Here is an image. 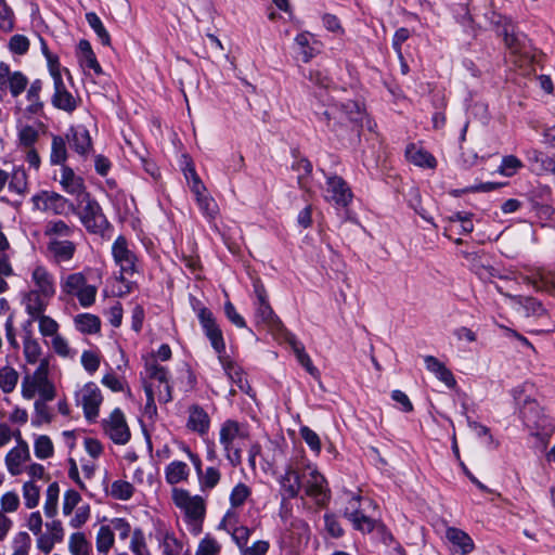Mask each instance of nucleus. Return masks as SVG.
<instances>
[{"label":"nucleus","mask_w":555,"mask_h":555,"mask_svg":"<svg viewBox=\"0 0 555 555\" xmlns=\"http://www.w3.org/2000/svg\"><path fill=\"white\" fill-rule=\"evenodd\" d=\"M279 483L284 499L296 498L301 489L320 506L325 505L331 498L326 478L317 466L310 463L306 464L304 455L289 461L285 473L279 478Z\"/></svg>","instance_id":"nucleus-1"},{"label":"nucleus","mask_w":555,"mask_h":555,"mask_svg":"<svg viewBox=\"0 0 555 555\" xmlns=\"http://www.w3.org/2000/svg\"><path fill=\"white\" fill-rule=\"evenodd\" d=\"M364 112L360 104L351 99L341 96V92L331 96V104L319 114L332 131L354 127L362 121Z\"/></svg>","instance_id":"nucleus-2"},{"label":"nucleus","mask_w":555,"mask_h":555,"mask_svg":"<svg viewBox=\"0 0 555 555\" xmlns=\"http://www.w3.org/2000/svg\"><path fill=\"white\" fill-rule=\"evenodd\" d=\"M28 291L24 293V308L49 306L56 294L54 274L42 263H36L29 269Z\"/></svg>","instance_id":"nucleus-3"},{"label":"nucleus","mask_w":555,"mask_h":555,"mask_svg":"<svg viewBox=\"0 0 555 555\" xmlns=\"http://www.w3.org/2000/svg\"><path fill=\"white\" fill-rule=\"evenodd\" d=\"M248 426L233 420L225 421L219 430V442L232 466L242 462V452L249 441Z\"/></svg>","instance_id":"nucleus-4"},{"label":"nucleus","mask_w":555,"mask_h":555,"mask_svg":"<svg viewBox=\"0 0 555 555\" xmlns=\"http://www.w3.org/2000/svg\"><path fill=\"white\" fill-rule=\"evenodd\" d=\"M50 360L43 358L36 370L26 374L21 383V395L25 400H31L36 396L43 400H53L56 397V388L49 377Z\"/></svg>","instance_id":"nucleus-5"},{"label":"nucleus","mask_w":555,"mask_h":555,"mask_svg":"<svg viewBox=\"0 0 555 555\" xmlns=\"http://www.w3.org/2000/svg\"><path fill=\"white\" fill-rule=\"evenodd\" d=\"M112 255L115 263L120 269L119 283L121 285L117 289V295L124 296L133 288V282L127 281L126 276H132L138 272V258L124 236H118L113 243Z\"/></svg>","instance_id":"nucleus-6"},{"label":"nucleus","mask_w":555,"mask_h":555,"mask_svg":"<svg viewBox=\"0 0 555 555\" xmlns=\"http://www.w3.org/2000/svg\"><path fill=\"white\" fill-rule=\"evenodd\" d=\"M144 360L146 374L144 390L147 397V406L154 404L156 385L164 386V390H158V400L164 403L169 402L171 400V387L166 369L156 363L154 356H147Z\"/></svg>","instance_id":"nucleus-7"},{"label":"nucleus","mask_w":555,"mask_h":555,"mask_svg":"<svg viewBox=\"0 0 555 555\" xmlns=\"http://www.w3.org/2000/svg\"><path fill=\"white\" fill-rule=\"evenodd\" d=\"M61 292L65 296L76 297L85 308L90 307L95 301L96 287L88 284L87 278L81 272L63 276L61 279Z\"/></svg>","instance_id":"nucleus-8"},{"label":"nucleus","mask_w":555,"mask_h":555,"mask_svg":"<svg viewBox=\"0 0 555 555\" xmlns=\"http://www.w3.org/2000/svg\"><path fill=\"white\" fill-rule=\"evenodd\" d=\"M171 498L175 505L190 521H199L206 513V502L201 495H192L188 490L173 488Z\"/></svg>","instance_id":"nucleus-9"},{"label":"nucleus","mask_w":555,"mask_h":555,"mask_svg":"<svg viewBox=\"0 0 555 555\" xmlns=\"http://www.w3.org/2000/svg\"><path fill=\"white\" fill-rule=\"evenodd\" d=\"M15 442L16 444L4 456L5 468L12 477L24 474V467L31 460L29 446L22 438L20 430H17Z\"/></svg>","instance_id":"nucleus-10"},{"label":"nucleus","mask_w":555,"mask_h":555,"mask_svg":"<svg viewBox=\"0 0 555 555\" xmlns=\"http://www.w3.org/2000/svg\"><path fill=\"white\" fill-rule=\"evenodd\" d=\"M78 204V215L83 225L91 232L100 231L106 223L105 217L102 212L100 205L86 193L80 198Z\"/></svg>","instance_id":"nucleus-11"},{"label":"nucleus","mask_w":555,"mask_h":555,"mask_svg":"<svg viewBox=\"0 0 555 555\" xmlns=\"http://www.w3.org/2000/svg\"><path fill=\"white\" fill-rule=\"evenodd\" d=\"M104 434L116 444H126L131 433L127 424L125 414L120 409H115L111 414L102 421Z\"/></svg>","instance_id":"nucleus-12"},{"label":"nucleus","mask_w":555,"mask_h":555,"mask_svg":"<svg viewBox=\"0 0 555 555\" xmlns=\"http://www.w3.org/2000/svg\"><path fill=\"white\" fill-rule=\"evenodd\" d=\"M81 502V495L69 489L64 493L62 503V513L64 516H69L75 511L74 516L69 519V526L74 529L82 527L90 518L89 505L78 506Z\"/></svg>","instance_id":"nucleus-13"},{"label":"nucleus","mask_w":555,"mask_h":555,"mask_svg":"<svg viewBox=\"0 0 555 555\" xmlns=\"http://www.w3.org/2000/svg\"><path fill=\"white\" fill-rule=\"evenodd\" d=\"M211 347L218 353L219 361L224 369L229 378L238 384L241 389H244L243 376L240 369L233 363V361L225 354V344L223 340L222 332L218 328L215 332H210L207 335Z\"/></svg>","instance_id":"nucleus-14"},{"label":"nucleus","mask_w":555,"mask_h":555,"mask_svg":"<svg viewBox=\"0 0 555 555\" xmlns=\"http://www.w3.org/2000/svg\"><path fill=\"white\" fill-rule=\"evenodd\" d=\"M76 400L78 405L82 408L87 420L93 421L98 417L103 397L100 388L94 383L85 384L77 391Z\"/></svg>","instance_id":"nucleus-15"},{"label":"nucleus","mask_w":555,"mask_h":555,"mask_svg":"<svg viewBox=\"0 0 555 555\" xmlns=\"http://www.w3.org/2000/svg\"><path fill=\"white\" fill-rule=\"evenodd\" d=\"M527 385L517 386L513 389V397L516 404L520 409V414L528 427L531 425L539 426L540 408L535 400L526 396Z\"/></svg>","instance_id":"nucleus-16"},{"label":"nucleus","mask_w":555,"mask_h":555,"mask_svg":"<svg viewBox=\"0 0 555 555\" xmlns=\"http://www.w3.org/2000/svg\"><path fill=\"white\" fill-rule=\"evenodd\" d=\"M526 274L521 275L525 283L531 285L537 291L552 292L555 289V271L543 267H524Z\"/></svg>","instance_id":"nucleus-17"},{"label":"nucleus","mask_w":555,"mask_h":555,"mask_svg":"<svg viewBox=\"0 0 555 555\" xmlns=\"http://www.w3.org/2000/svg\"><path fill=\"white\" fill-rule=\"evenodd\" d=\"M181 449L186 454L188 459L193 463L196 474L198 476L199 487L202 491L212 490L221 479V473L216 467H207L204 472L202 469V461L199 456L193 453L185 444Z\"/></svg>","instance_id":"nucleus-18"},{"label":"nucleus","mask_w":555,"mask_h":555,"mask_svg":"<svg viewBox=\"0 0 555 555\" xmlns=\"http://www.w3.org/2000/svg\"><path fill=\"white\" fill-rule=\"evenodd\" d=\"M280 455L281 450L273 442H270L267 446L266 451H262L258 443H254L250 446L248 451V463L253 470L256 469L258 464L262 467L263 470H267V468H271L275 464Z\"/></svg>","instance_id":"nucleus-19"},{"label":"nucleus","mask_w":555,"mask_h":555,"mask_svg":"<svg viewBox=\"0 0 555 555\" xmlns=\"http://www.w3.org/2000/svg\"><path fill=\"white\" fill-rule=\"evenodd\" d=\"M325 199L346 207L352 199V192L343 178L332 176L326 180Z\"/></svg>","instance_id":"nucleus-20"},{"label":"nucleus","mask_w":555,"mask_h":555,"mask_svg":"<svg viewBox=\"0 0 555 555\" xmlns=\"http://www.w3.org/2000/svg\"><path fill=\"white\" fill-rule=\"evenodd\" d=\"M49 306L25 308L30 321L38 323V331L42 337H53L59 333L60 324L56 320L46 314Z\"/></svg>","instance_id":"nucleus-21"},{"label":"nucleus","mask_w":555,"mask_h":555,"mask_svg":"<svg viewBox=\"0 0 555 555\" xmlns=\"http://www.w3.org/2000/svg\"><path fill=\"white\" fill-rule=\"evenodd\" d=\"M51 75L54 81L53 105L60 109L73 112L77 107L76 99L67 91L59 70L52 68Z\"/></svg>","instance_id":"nucleus-22"},{"label":"nucleus","mask_w":555,"mask_h":555,"mask_svg":"<svg viewBox=\"0 0 555 555\" xmlns=\"http://www.w3.org/2000/svg\"><path fill=\"white\" fill-rule=\"evenodd\" d=\"M60 184L68 194L75 195L80 198L86 194L85 183L81 177L77 176L74 170L67 166H62L60 169Z\"/></svg>","instance_id":"nucleus-23"},{"label":"nucleus","mask_w":555,"mask_h":555,"mask_svg":"<svg viewBox=\"0 0 555 555\" xmlns=\"http://www.w3.org/2000/svg\"><path fill=\"white\" fill-rule=\"evenodd\" d=\"M424 363L427 371L433 373L448 388L452 389L456 386L453 373L439 359L434 356H426L424 357Z\"/></svg>","instance_id":"nucleus-24"},{"label":"nucleus","mask_w":555,"mask_h":555,"mask_svg":"<svg viewBox=\"0 0 555 555\" xmlns=\"http://www.w3.org/2000/svg\"><path fill=\"white\" fill-rule=\"evenodd\" d=\"M195 195L197 205L202 212L209 219H214L219 209L216 201L208 194L206 186L202 181H195L194 190L192 191Z\"/></svg>","instance_id":"nucleus-25"},{"label":"nucleus","mask_w":555,"mask_h":555,"mask_svg":"<svg viewBox=\"0 0 555 555\" xmlns=\"http://www.w3.org/2000/svg\"><path fill=\"white\" fill-rule=\"evenodd\" d=\"M186 427L191 431L196 433L199 436H204L209 430L210 417L203 408L198 405H192L189 409Z\"/></svg>","instance_id":"nucleus-26"},{"label":"nucleus","mask_w":555,"mask_h":555,"mask_svg":"<svg viewBox=\"0 0 555 555\" xmlns=\"http://www.w3.org/2000/svg\"><path fill=\"white\" fill-rule=\"evenodd\" d=\"M70 146L80 155H86L92 147V141L89 131L81 126L72 127L66 134Z\"/></svg>","instance_id":"nucleus-27"},{"label":"nucleus","mask_w":555,"mask_h":555,"mask_svg":"<svg viewBox=\"0 0 555 555\" xmlns=\"http://www.w3.org/2000/svg\"><path fill=\"white\" fill-rule=\"evenodd\" d=\"M47 249L51 258L56 262H67L72 260L76 251V245L65 238L60 241L48 242Z\"/></svg>","instance_id":"nucleus-28"},{"label":"nucleus","mask_w":555,"mask_h":555,"mask_svg":"<svg viewBox=\"0 0 555 555\" xmlns=\"http://www.w3.org/2000/svg\"><path fill=\"white\" fill-rule=\"evenodd\" d=\"M406 159L418 167L434 169L437 166L436 158L423 147L410 143L405 149Z\"/></svg>","instance_id":"nucleus-29"},{"label":"nucleus","mask_w":555,"mask_h":555,"mask_svg":"<svg viewBox=\"0 0 555 555\" xmlns=\"http://www.w3.org/2000/svg\"><path fill=\"white\" fill-rule=\"evenodd\" d=\"M23 354L26 363L36 364L40 363L43 359L42 357V348L40 346L39 340L34 336L31 331H27L23 336Z\"/></svg>","instance_id":"nucleus-30"},{"label":"nucleus","mask_w":555,"mask_h":555,"mask_svg":"<svg viewBox=\"0 0 555 555\" xmlns=\"http://www.w3.org/2000/svg\"><path fill=\"white\" fill-rule=\"evenodd\" d=\"M156 539L164 555H179L182 551V544L173 535L172 532L165 528H158L156 531Z\"/></svg>","instance_id":"nucleus-31"},{"label":"nucleus","mask_w":555,"mask_h":555,"mask_svg":"<svg viewBox=\"0 0 555 555\" xmlns=\"http://www.w3.org/2000/svg\"><path fill=\"white\" fill-rule=\"evenodd\" d=\"M20 380V373L11 364H0V390L4 395L15 391Z\"/></svg>","instance_id":"nucleus-32"},{"label":"nucleus","mask_w":555,"mask_h":555,"mask_svg":"<svg viewBox=\"0 0 555 555\" xmlns=\"http://www.w3.org/2000/svg\"><path fill=\"white\" fill-rule=\"evenodd\" d=\"M528 162L532 171L542 173L552 171L555 175V160L538 150L527 152Z\"/></svg>","instance_id":"nucleus-33"},{"label":"nucleus","mask_w":555,"mask_h":555,"mask_svg":"<svg viewBox=\"0 0 555 555\" xmlns=\"http://www.w3.org/2000/svg\"><path fill=\"white\" fill-rule=\"evenodd\" d=\"M190 476V468L186 463L182 461H172L165 468L166 481L170 485L188 480Z\"/></svg>","instance_id":"nucleus-34"},{"label":"nucleus","mask_w":555,"mask_h":555,"mask_svg":"<svg viewBox=\"0 0 555 555\" xmlns=\"http://www.w3.org/2000/svg\"><path fill=\"white\" fill-rule=\"evenodd\" d=\"M43 233L49 242L60 241L69 237L73 234V228L63 220H51L46 223Z\"/></svg>","instance_id":"nucleus-35"},{"label":"nucleus","mask_w":555,"mask_h":555,"mask_svg":"<svg viewBox=\"0 0 555 555\" xmlns=\"http://www.w3.org/2000/svg\"><path fill=\"white\" fill-rule=\"evenodd\" d=\"M9 192L20 197L28 193V179L24 169L15 168L9 175Z\"/></svg>","instance_id":"nucleus-36"},{"label":"nucleus","mask_w":555,"mask_h":555,"mask_svg":"<svg viewBox=\"0 0 555 555\" xmlns=\"http://www.w3.org/2000/svg\"><path fill=\"white\" fill-rule=\"evenodd\" d=\"M447 538L451 543L460 547L463 555L469 554L474 551L475 544L472 538L466 532L457 528H449L447 530Z\"/></svg>","instance_id":"nucleus-37"},{"label":"nucleus","mask_w":555,"mask_h":555,"mask_svg":"<svg viewBox=\"0 0 555 555\" xmlns=\"http://www.w3.org/2000/svg\"><path fill=\"white\" fill-rule=\"evenodd\" d=\"M75 325L78 331L86 334L98 333L101 327L100 319L91 313H81L75 317Z\"/></svg>","instance_id":"nucleus-38"},{"label":"nucleus","mask_w":555,"mask_h":555,"mask_svg":"<svg viewBox=\"0 0 555 555\" xmlns=\"http://www.w3.org/2000/svg\"><path fill=\"white\" fill-rule=\"evenodd\" d=\"M60 487L57 482H52L48 486L46 491V499L43 503V512L47 517L52 518L57 514Z\"/></svg>","instance_id":"nucleus-39"},{"label":"nucleus","mask_w":555,"mask_h":555,"mask_svg":"<svg viewBox=\"0 0 555 555\" xmlns=\"http://www.w3.org/2000/svg\"><path fill=\"white\" fill-rule=\"evenodd\" d=\"M115 537L106 525L100 526L95 537V547L99 554L107 555L114 546Z\"/></svg>","instance_id":"nucleus-40"},{"label":"nucleus","mask_w":555,"mask_h":555,"mask_svg":"<svg viewBox=\"0 0 555 555\" xmlns=\"http://www.w3.org/2000/svg\"><path fill=\"white\" fill-rule=\"evenodd\" d=\"M34 453L38 460H47L54 454V444L47 435H39L34 440Z\"/></svg>","instance_id":"nucleus-41"},{"label":"nucleus","mask_w":555,"mask_h":555,"mask_svg":"<svg viewBox=\"0 0 555 555\" xmlns=\"http://www.w3.org/2000/svg\"><path fill=\"white\" fill-rule=\"evenodd\" d=\"M86 20L89 26L96 34L101 43L105 47H111V36L104 27L101 18L94 12H89L86 14Z\"/></svg>","instance_id":"nucleus-42"},{"label":"nucleus","mask_w":555,"mask_h":555,"mask_svg":"<svg viewBox=\"0 0 555 555\" xmlns=\"http://www.w3.org/2000/svg\"><path fill=\"white\" fill-rule=\"evenodd\" d=\"M77 207L69 203L64 196L51 192L49 211L55 215H66L68 211L76 212Z\"/></svg>","instance_id":"nucleus-43"},{"label":"nucleus","mask_w":555,"mask_h":555,"mask_svg":"<svg viewBox=\"0 0 555 555\" xmlns=\"http://www.w3.org/2000/svg\"><path fill=\"white\" fill-rule=\"evenodd\" d=\"M68 550L72 555H90V544L82 532H75L69 537Z\"/></svg>","instance_id":"nucleus-44"},{"label":"nucleus","mask_w":555,"mask_h":555,"mask_svg":"<svg viewBox=\"0 0 555 555\" xmlns=\"http://www.w3.org/2000/svg\"><path fill=\"white\" fill-rule=\"evenodd\" d=\"M22 492L27 508L33 509L39 504L40 488L33 480L23 483Z\"/></svg>","instance_id":"nucleus-45"},{"label":"nucleus","mask_w":555,"mask_h":555,"mask_svg":"<svg viewBox=\"0 0 555 555\" xmlns=\"http://www.w3.org/2000/svg\"><path fill=\"white\" fill-rule=\"evenodd\" d=\"M472 214L467 212H456L450 217H448L449 227L446 228V232L452 230L455 223H460L461 233L468 234L474 230V223L472 221Z\"/></svg>","instance_id":"nucleus-46"},{"label":"nucleus","mask_w":555,"mask_h":555,"mask_svg":"<svg viewBox=\"0 0 555 555\" xmlns=\"http://www.w3.org/2000/svg\"><path fill=\"white\" fill-rule=\"evenodd\" d=\"M31 539L27 532H18L12 540L10 555H29Z\"/></svg>","instance_id":"nucleus-47"},{"label":"nucleus","mask_w":555,"mask_h":555,"mask_svg":"<svg viewBox=\"0 0 555 555\" xmlns=\"http://www.w3.org/2000/svg\"><path fill=\"white\" fill-rule=\"evenodd\" d=\"M67 159V150L65 140L62 137H53L51 145L50 160L55 165H63Z\"/></svg>","instance_id":"nucleus-48"},{"label":"nucleus","mask_w":555,"mask_h":555,"mask_svg":"<svg viewBox=\"0 0 555 555\" xmlns=\"http://www.w3.org/2000/svg\"><path fill=\"white\" fill-rule=\"evenodd\" d=\"M311 36L308 33H301L296 36L295 43L299 49V54L305 63H308L314 55V48L310 47Z\"/></svg>","instance_id":"nucleus-49"},{"label":"nucleus","mask_w":555,"mask_h":555,"mask_svg":"<svg viewBox=\"0 0 555 555\" xmlns=\"http://www.w3.org/2000/svg\"><path fill=\"white\" fill-rule=\"evenodd\" d=\"M42 89V83L40 80H35L29 89L27 90V100L29 102V105L27 107V111L30 113H38L41 107L42 103L40 101V92Z\"/></svg>","instance_id":"nucleus-50"},{"label":"nucleus","mask_w":555,"mask_h":555,"mask_svg":"<svg viewBox=\"0 0 555 555\" xmlns=\"http://www.w3.org/2000/svg\"><path fill=\"white\" fill-rule=\"evenodd\" d=\"M251 490L250 488L243 483L238 482L230 493V504L232 507L236 508L242 506L247 499L250 496Z\"/></svg>","instance_id":"nucleus-51"},{"label":"nucleus","mask_w":555,"mask_h":555,"mask_svg":"<svg viewBox=\"0 0 555 555\" xmlns=\"http://www.w3.org/2000/svg\"><path fill=\"white\" fill-rule=\"evenodd\" d=\"M5 82L9 86L12 96L16 98L25 91L28 85V79L21 72H13Z\"/></svg>","instance_id":"nucleus-52"},{"label":"nucleus","mask_w":555,"mask_h":555,"mask_svg":"<svg viewBox=\"0 0 555 555\" xmlns=\"http://www.w3.org/2000/svg\"><path fill=\"white\" fill-rule=\"evenodd\" d=\"M21 505L20 496L15 491H7L0 498V512L14 513Z\"/></svg>","instance_id":"nucleus-53"},{"label":"nucleus","mask_w":555,"mask_h":555,"mask_svg":"<svg viewBox=\"0 0 555 555\" xmlns=\"http://www.w3.org/2000/svg\"><path fill=\"white\" fill-rule=\"evenodd\" d=\"M522 163L514 155L503 157L499 167V172L505 177L514 176L520 168Z\"/></svg>","instance_id":"nucleus-54"},{"label":"nucleus","mask_w":555,"mask_h":555,"mask_svg":"<svg viewBox=\"0 0 555 555\" xmlns=\"http://www.w3.org/2000/svg\"><path fill=\"white\" fill-rule=\"evenodd\" d=\"M133 493V487L125 480H116L112 483L111 494L117 500H128Z\"/></svg>","instance_id":"nucleus-55"},{"label":"nucleus","mask_w":555,"mask_h":555,"mask_svg":"<svg viewBox=\"0 0 555 555\" xmlns=\"http://www.w3.org/2000/svg\"><path fill=\"white\" fill-rule=\"evenodd\" d=\"M130 550L134 555H152L147 548L144 534L140 529H135L132 533Z\"/></svg>","instance_id":"nucleus-56"},{"label":"nucleus","mask_w":555,"mask_h":555,"mask_svg":"<svg viewBox=\"0 0 555 555\" xmlns=\"http://www.w3.org/2000/svg\"><path fill=\"white\" fill-rule=\"evenodd\" d=\"M106 526L114 535L117 533L120 540H126L131 532L130 524L124 518H113Z\"/></svg>","instance_id":"nucleus-57"},{"label":"nucleus","mask_w":555,"mask_h":555,"mask_svg":"<svg viewBox=\"0 0 555 555\" xmlns=\"http://www.w3.org/2000/svg\"><path fill=\"white\" fill-rule=\"evenodd\" d=\"M197 315H198V319H199V323H201V325H202V327H203V330L205 332V335H207L208 333L215 332L218 328H220L218 326V324L216 323V320H215L211 311L208 310L207 308H205V307L198 308Z\"/></svg>","instance_id":"nucleus-58"},{"label":"nucleus","mask_w":555,"mask_h":555,"mask_svg":"<svg viewBox=\"0 0 555 555\" xmlns=\"http://www.w3.org/2000/svg\"><path fill=\"white\" fill-rule=\"evenodd\" d=\"M293 349L296 353L297 360L299 363L312 375L315 376L318 374V370L313 366L310 357L305 352V349L297 341H293Z\"/></svg>","instance_id":"nucleus-59"},{"label":"nucleus","mask_w":555,"mask_h":555,"mask_svg":"<svg viewBox=\"0 0 555 555\" xmlns=\"http://www.w3.org/2000/svg\"><path fill=\"white\" fill-rule=\"evenodd\" d=\"M308 80L319 89H328L332 85L330 77L319 68L309 70Z\"/></svg>","instance_id":"nucleus-60"},{"label":"nucleus","mask_w":555,"mask_h":555,"mask_svg":"<svg viewBox=\"0 0 555 555\" xmlns=\"http://www.w3.org/2000/svg\"><path fill=\"white\" fill-rule=\"evenodd\" d=\"M299 434L301 438L305 440V442L309 446V448L315 452L320 453L321 451V440L319 435L310 429L307 426H302L299 430Z\"/></svg>","instance_id":"nucleus-61"},{"label":"nucleus","mask_w":555,"mask_h":555,"mask_svg":"<svg viewBox=\"0 0 555 555\" xmlns=\"http://www.w3.org/2000/svg\"><path fill=\"white\" fill-rule=\"evenodd\" d=\"M9 49L14 54H25L29 49V40L24 35H14L9 41Z\"/></svg>","instance_id":"nucleus-62"},{"label":"nucleus","mask_w":555,"mask_h":555,"mask_svg":"<svg viewBox=\"0 0 555 555\" xmlns=\"http://www.w3.org/2000/svg\"><path fill=\"white\" fill-rule=\"evenodd\" d=\"M51 346L54 352L63 358L70 356V348L68 341L57 333L53 337H51Z\"/></svg>","instance_id":"nucleus-63"},{"label":"nucleus","mask_w":555,"mask_h":555,"mask_svg":"<svg viewBox=\"0 0 555 555\" xmlns=\"http://www.w3.org/2000/svg\"><path fill=\"white\" fill-rule=\"evenodd\" d=\"M219 551L220 546L216 540L205 538L199 542L195 555H217Z\"/></svg>","instance_id":"nucleus-64"}]
</instances>
